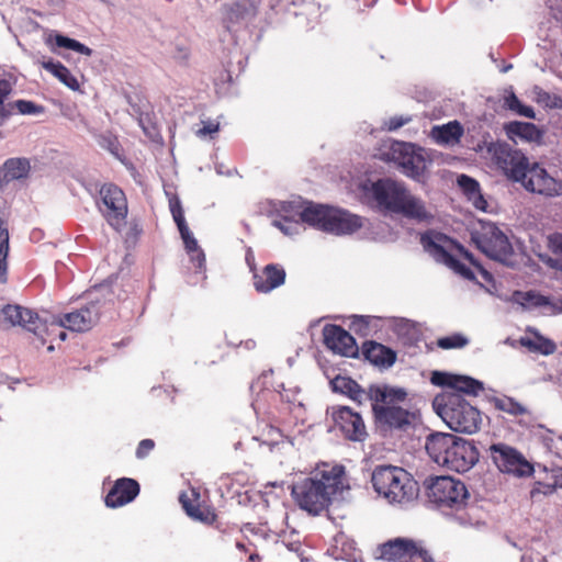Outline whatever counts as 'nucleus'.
I'll return each mask as SVG.
<instances>
[{
    "mask_svg": "<svg viewBox=\"0 0 562 562\" xmlns=\"http://www.w3.org/2000/svg\"><path fill=\"white\" fill-rule=\"evenodd\" d=\"M386 384H370L367 390L362 389L361 385L357 387L356 393L352 394L349 398L356 402L358 405H362L366 401H370V391L373 387H383Z\"/></svg>",
    "mask_w": 562,
    "mask_h": 562,
    "instance_id": "nucleus-41",
    "label": "nucleus"
},
{
    "mask_svg": "<svg viewBox=\"0 0 562 562\" xmlns=\"http://www.w3.org/2000/svg\"><path fill=\"white\" fill-rule=\"evenodd\" d=\"M256 559H259L258 554H251V555L249 557V560H250V561H255Z\"/></svg>",
    "mask_w": 562,
    "mask_h": 562,
    "instance_id": "nucleus-56",
    "label": "nucleus"
},
{
    "mask_svg": "<svg viewBox=\"0 0 562 562\" xmlns=\"http://www.w3.org/2000/svg\"><path fill=\"white\" fill-rule=\"evenodd\" d=\"M327 233L351 234L360 229L363 225L362 217L351 214L347 211L331 207L330 217L327 222Z\"/></svg>",
    "mask_w": 562,
    "mask_h": 562,
    "instance_id": "nucleus-23",
    "label": "nucleus"
},
{
    "mask_svg": "<svg viewBox=\"0 0 562 562\" xmlns=\"http://www.w3.org/2000/svg\"><path fill=\"white\" fill-rule=\"evenodd\" d=\"M430 382L434 385L447 387L446 391H452L461 395L476 396L484 389L483 383L474 378L443 371H434Z\"/></svg>",
    "mask_w": 562,
    "mask_h": 562,
    "instance_id": "nucleus-16",
    "label": "nucleus"
},
{
    "mask_svg": "<svg viewBox=\"0 0 562 562\" xmlns=\"http://www.w3.org/2000/svg\"><path fill=\"white\" fill-rule=\"evenodd\" d=\"M294 209H296L295 214L299 215L301 222L321 231H327V222L329 221L331 211L330 206L314 204L312 202L307 203L304 207L301 205L294 206L292 202H288L282 205V211L284 212L294 211Z\"/></svg>",
    "mask_w": 562,
    "mask_h": 562,
    "instance_id": "nucleus-20",
    "label": "nucleus"
},
{
    "mask_svg": "<svg viewBox=\"0 0 562 562\" xmlns=\"http://www.w3.org/2000/svg\"><path fill=\"white\" fill-rule=\"evenodd\" d=\"M155 448V441L153 439H143L139 441L136 448V458L144 459L146 458Z\"/></svg>",
    "mask_w": 562,
    "mask_h": 562,
    "instance_id": "nucleus-43",
    "label": "nucleus"
},
{
    "mask_svg": "<svg viewBox=\"0 0 562 562\" xmlns=\"http://www.w3.org/2000/svg\"><path fill=\"white\" fill-rule=\"evenodd\" d=\"M504 105L520 116L535 119L536 114L531 106L525 105L520 102L514 92H510L504 99Z\"/></svg>",
    "mask_w": 562,
    "mask_h": 562,
    "instance_id": "nucleus-34",
    "label": "nucleus"
},
{
    "mask_svg": "<svg viewBox=\"0 0 562 562\" xmlns=\"http://www.w3.org/2000/svg\"><path fill=\"white\" fill-rule=\"evenodd\" d=\"M536 347L535 352H539L544 356H549L554 353L557 350V345L549 338L543 337L542 335L536 333Z\"/></svg>",
    "mask_w": 562,
    "mask_h": 562,
    "instance_id": "nucleus-39",
    "label": "nucleus"
},
{
    "mask_svg": "<svg viewBox=\"0 0 562 562\" xmlns=\"http://www.w3.org/2000/svg\"><path fill=\"white\" fill-rule=\"evenodd\" d=\"M42 67L49 72H52L56 78L59 79L66 87L76 91L79 89V82L75 76L70 72V70L63 65L60 61H42Z\"/></svg>",
    "mask_w": 562,
    "mask_h": 562,
    "instance_id": "nucleus-29",
    "label": "nucleus"
},
{
    "mask_svg": "<svg viewBox=\"0 0 562 562\" xmlns=\"http://www.w3.org/2000/svg\"><path fill=\"white\" fill-rule=\"evenodd\" d=\"M468 344L469 339L460 333H454L450 336L440 337L436 341L437 347L443 350L461 349L465 347Z\"/></svg>",
    "mask_w": 562,
    "mask_h": 562,
    "instance_id": "nucleus-35",
    "label": "nucleus"
},
{
    "mask_svg": "<svg viewBox=\"0 0 562 562\" xmlns=\"http://www.w3.org/2000/svg\"><path fill=\"white\" fill-rule=\"evenodd\" d=\"M490 454L503 473L513 474L518 477L530 476L533 473L532 464L519 452L506 443H494L490 447Z\"/></svg>",
    "mask_w": 562,
    "mask_h": 562,
    "instance_id": "nucleus-13",
    "label": "nucleus"
},
{
    "mask_svg": "<svg viewBox=\"0 0 562 562\" xmlns=\"http://www.w3.org/2000/svg\"><path fill=\"white\" fill-rule=\"evenodd\" d=\"M464 128L459 121H451L447 124L435 125L430 131V137L438 145L454 146L460 143Z\"/></svg>",
    "mask_w": 562,
    "mask_h": 562,
    "instance_id": "nucleus-26",
    "label": "nucleus"
},
{
    "mask_svg": "<svg viewBox=\"0 0 562 562\" xmlns=\"http://www.w3.org/2000/svg\"><path fill=\"white\" fill-rule=\"evenodd\" d=\"M202 123H203V127H201L196 132V135L200 136V137H204L206 135L215 134L220 130V124L218 123H214V122H211V121L202 122Z\"/></svg>",
    "mask_w": 562,
    "mask_h": 562,
    "instance_id": "nucleus-45",
    "label": "nucleus"
},
{
    "mask_svg": "<svg viewBox=\"0 0 562 562\" xmlns=\"http://www.w3.org/2000/svg\"><path fill=\"white\" fill-rule=\"evenodd\" d=\"M100 307L97 302H90L86 306L64 314L58 318V326L72 331H87L99 321Z\"/></svg>",
    "mask_w": 562,
    "mask_h": 562,
    "instance_id": "nucleus-19",
    "label": "nucleus"
},
{
    "mask_svg": "<svg viewBox=\"0 0 562 562\" xmlns=\"http://www.w3.org/2000/svg\"><path fill=\"white\" fill-rule=\"evenodd\" d=\"M281 396L280 393L276 392V391H271V390H267V391H263L261 393V395H258V397L256 398L255 403H254V406L256 409H261V397L263 398H271L273 401H277L279 397Z\"/></svg>",
    "mask_w": 562,
    "mask_h": 562,
    "instance_id": "nucleus-48",
    "label": "nucleus"
},
{
    "mask_svg": "<svg viewBox=\"0 0 562 562\" xmlns=\"http://www.w3.org/2000/svg\"><path fill=\"white\" fill-rule=\"evenodd\" d=\"M488 402L493 405L495 409L507 413L513 416H521L529 413L527 407H525L522 404H520L513 397L506 395L493 396L488 400Z\"/></svg>",
    "mask_w": 562,
    "mask_h": 562,
    "instance_id": "nucleus-30",
    "label": "nucleus"
},
{
    "mask_svg": "<svg viewBox=\"0 0 562 562\" xmlns=\"http://www.w3.org/2000/svg\"><path fill=\"white\" fill-rule=\"evenodd\" d=\"M524 295V299L528 301L527 303H530L535 306H542L547 305L549 302H547V299L541 295H535L532 292H526L521 293Z\"/></svg>",
    "mask_w": 562,
    "mask_h": 562,
    "instance_id": "nucleus-47",
    "label": "nucleus"
},
{
    "mask_svg": "<svg viewBox=\"0 0 562 562\" xmlns=\"http://www.w3.org/2000/svg\"><path fill=\"white\" fill-rule=\"evenodd\" d=\"M179 502L181 503L187 515L194 520H199L206 525H212L217 518L214 508L201 503L193 505L192 499L186 493L180 494Z\"/></svg>",
    "mask_w": 562,
    "mask_h": 562,
    "instance_id": "nucleus-27",
    "label": "nucleus"
},
{
    "mask_svg": "<svg viewBox=\"0 0 562 562\" xmlns=\"http://www.w3.org/2000/svg\"><path fill=\"white\" fill-rule=\"evenodd\" d=\"M323 338L325 346L335 353L349 358H355L359 353L355 338L339 325H325Z\"/></svg>",
    "mask_w": 562,
    "mask_h": 562,
    "instance_id": "nucleus-17",
    "label": "nucleus"
},
{
    "mask_svg": "<svg viewBox=\"0 0 562 562\" xmlns=\"http://www.w3.org/2000/svg\"><path fill=\"white\" fill-rule=\"evenodd\" d=\"M471 235L477 248L494 260L505 262L513 255L508 237L492 222H479Z\"/></svg>",
    "mask_w": 562,
    "mask_h": 562,
    "instance_id": "nucleus-11",
    "label": "nucleus"
},
{
    "mask_svg": "<svg viewBox=\"0 0 562 562\" xmlns=\"http://www.w3.org/2000/svg\"><path fill=\"white\" fill-rule=\"evenodd\" d=\"M236 548L243 552H246L247 551V548L246 546L243 543V542H237L236 543Z\"/></svg>",
    "mask_w": 562,
    "mask_h": 562,
    "instance_id": "nucleus-54",
    "label": "nucleus"
},
{
    "mask_svg": "<svg viewBox=\"0 0 562 562\" xmlns=\"http://www.w3.org/2000/svg\"><path fill=\"white\" fill-rule=\"evenodd\" d=\"M420 244L437 262L443 263L465 279H473L474 274L470 268L460 262L456 256L463 257L472 265H476L473 255L461 244L442 233L427 232L422 234Z\"/></svg>",
    "mask_w": 562,
    "mask_h": 562,
    "instance_id": "nucleus-8",
    "label": "nucleus"
},
{
    "mask_svg": "<svg viewBox=\"0 0 562 562\" xmlns=\"http://www.w3.org/2000/svg\"><path fill=\"white\" fill-rule=\"evenodd\" d=\"M55 44L58 47L71 49V50H75V52L80 53L86 56H91V54H92V49L89 48L88 46L83 45L82 43H80L74 38H69L67 36L60 35V34H57L55 36Z\"/></svg>",
    "mask_w": 562,
    "mask_h": 562,
    "instance_id": "nucleus-36",
    "label": "nucleus"
},
{
    "mask_svg": "<svg viewBox=\"0 0 562 562\" xmlns=\"http://www.w3.org/2000/svg\"><path fill=\"white\" fill-rule=\"evenodd\" d=\"M348 487L345 468L340 464L323 463L306 477L293 484L291 494L303 510L318 515L327 509L331 498Z\"/></svg>",
    "mask_w": 562,
    "mask_h": 562,
    "instance_id": "nucleus-2",
    "label": "nucleus"
},
{
    "mask_svg": "<svg viewBox=\"0 0 562 562\" xmlns=\"http://www.w3.org/2000/svg\"><path fill=\"white\" fill-rule=\"evenodd\" d=\"M369 324H370L369 317L355 316L351 322V329L357 334L367 336L369 334Z\"/></svg>",
    "mask_w": 562,
    "mask_h": 562,
    "instance_id": "nucleus-42",
    "label": "nucleus"
},
{
    "mask_svg": "<svg viewBox=\"0 0 562 562\" xmlns=\"http://www.w3.org/2000/svg\"><path fill=\"white\" fill-rule=\"evenodd\" d=\"M333 419L346 439L363 441L368 437L362 416L350 407H333Z\"/></svg>",
    "mask_w": 562,
    "mask_h": 562,
    "instance_id": "nucleus-15",
    "label": "nucleus"
},
{
    "mask_svg": "<svg viewBox=\"0 0 562 562\" xmlns=\"http://www.w3.org/2000/svg\"><path fill=\"white\" fill-rule=\"evenodd\" d=\"M548 248L552 252L551 267L562 271V233H553L548 236Z\"/></svg>",
    "mask_w": 562,
    "mask_h": 562,
    "instance_id": "nucleus-31",
    "label": "nucleus"
},
{
    "mask_svg": "<svg viewBox=\"0 0 562 562\" xmlns=\"http://www.w3.org/2000/svg\"><path fill=\"white\" fill-rule=\"evenodd\" d=\"M3 321L10 326H21L24 329L42 337V329L45 324L34 311L21 305H5L2 311Z\"/></svg>",
    "mask_w": 562,
    "mask_h": 562,
    "instance_id": "nucleus-18",
    "label": "nucleus"
},
{
    "mask_svg": "<svg viewBox=\"0 0 562 562\" xmlns=\"http://www.w3.org/2000/svg\"><path fill=\"white\" fill-rule=\"evenodd\" d=\"M3 221L0 217V281L7 280V258L9 254V232L2 227Z\"/></svg>",
    "mask_w": 562,
    "mask_h": 562,
    "instance_id": "nucleus-33",
    "label": "nucleus"
},
{
    "mask_svg": "<svg viewBox=\"0 0 562 562\" xmlns=\"http://www.w3.org/2000/svg\"><path fill=\"white\" fill-rule=\"evenodd\" d=\"M140 492L139 483L131 477L117 479L108 492L104 503L109 508L122 507L133 502Z\"/></svg>",
    "mask_w": 562,
    "mask_h": 562,
    "instance_id": "nucleus-22",
    "label": "nucleus"
},
{
    "mask_svg": "<svg viewBox=\"0 0 562 562\" xmlns=\"http://www.w3.org/2000/svg\"><path fill=\"white\" fill-rule=\"evenodd\" d=\"M371 193L379 207L416 222H428L432 215L425 202L407 187L391 178L379 179L371 186Z\"/></svg>",
    "mask_w": 562,
    "mask_h": 562,
    "instance_id": "nucleus-4",
    "label": "nucleus"
},
{
    "mask_svg": "<svg viewBox=\"0 0 562 562\" xmlns=\"http://www.w3.org/2000/svg\"><path fill=\"white\" fill-rule=\"evenodd\" d=\"M458 184L460 186L467 198L481 190L480 183L475 179L467 175H461L458 178Z\"/></svg>",
    "mask_w": 562,
    "mask_h": 562,
    "instance_id": "nucleus-40",
    "label": "nucleus"
},
{
    "mask_svg": "<svg viewBox=\"0 0 562 562\" xmlns=\"http://www.w3.org/2000/svg\"><path fill=\"white\" fill-rule=\"evenodd\" d=\"M192 495L195 496L196 498H199V494L195 493L194 491H192Z\"/></svg>",
    "mask_w": 562,
    "mask_h": 562,
    "instance_id": "nucleus-57",
    "label": "nucleus"
},
{
    "mask_svg": "<svg viewBox=\"0 0 562 562\" xmlns=\"http://www.w3.org/2000/svg\"><path fill=\"white\" fill-rule=\"evenodd\" d=\"M493 160L509 180L520 182L527 191L546 196L562 194L561 181L551 177L539 164L530 165L524 153L508 144L494 146Z\"/></svg>",
    "mask_w": 562,
    "mask_h": 562,
    "instance_id": "nucleus-1",
    "label": "nucleus"
},
{
    "mask_svg": "<svg viewBox=\"0 0 562 562\" xmlns=\"http://www.w3.org/2000/svg\"><path fill=\"white\" fill-rule=\"evenodd\" d=\"M361 352L366 360L376 367L389 368L396 360V353L391 348L373 340L363 342Z\"/></svg>",
    "mask_w": 562,
    "mask_h": 562,
    "instance_id": "nucleus-25",
    "label": "nucleus"
},
{
    "mask_svg": "<svg viewBox=\"0 0 562 562\" xmlns=\"http://www.w3.org/2000/svg\"><path fill=\"white\" fill-rule=\"evenodd\" d=\"M469 201L472 202L473 206L480 211H485L486 207H487V202L486 200L484 199L481 190H479L477 192H475L474 194L470 195L468 198Z\"/></svg>",
    "mask_w": 562,
    "mask_h": 562,
    "instance_id": "nucleus-46",
    "label": "nucleus"
},
{
    "mask_svg": "<svg viewBox=\"0 0 562 562\" xmlns=\"http://www.w3.org/2000/svg\"><path fill=\"white\" fill-rule=\"evenodd\" d=\"M12 114L14 111H18L20 114H38L44 111L42 105H37L29 100H18L15 102H11Z\"/></svg>",
    "mask_w": 562,
    "mask_h": 562,
    "instance_id": "nucleus-38",
    "label": "nucleus"
},
{
    "mask_svg": "<svg viewBox=\"0 0 562 562\" xmlns=\"http://www.w3.org/2000/svg\"><path fill=\"white\" fill-rule=\"evenodd\" d=\"M505 131L510 138L519 137L528 142H539L542 137L540 130L528 122H509L505 125Z\"/></svg>",
    "mask_w": 562,
    "mask_h": 562,
    "instance_id": "nucleus-28",
    "label": "nucleus"
},
{
    "mask_svg": "<svg viewBox=\"0 0 562 562\" xmlns=\"http://www.w3.org/2000/svg\"><path fill=\"white\" fill-rule=\"evenodd\" d=\"M427 496L440 510L463 508L469 498L465 484L451 476H436L427 486Z\"/></svg>",
    "mask_w": 562,
    "mask_h": 562,
    "instance_id": "nucleus-10",
    "label": "nucleus"
},
{
    "mask_svg": "<svg viewBox=\"0 0 562 562\" xmlns=\"http://www.w3.org/2000/svg\"><path fill=\"white\" fill-rule=\"evenodd\" d=\"M241 9V5L239 3H235L233 7H232V11L233 12H239Z\"/></svg>",
    "mask_w": 562,
    "mask_h": 562,
    "instance_id": "nucleus-55",
    "label": "nucleus"
},
{
    "mask_svg": "<svg viewBox=\"0 0 562 562\" xmlns=\"http://www.w3.org/2000/svg\"><path fill=\"white\" fill-rule=\"evenodd\" d=\"M282 543L288 548V550L293 552H299L301 550V542L300 541H293V542H285V540H282Z\"/></svg>",
    "mask_w": 562,
    "mask_h": 562,
    "instance_id": "nucleus-51",
    "label": "nucleus"
},
{
    "mask_svg": "<svg viewBox=\"0 0 562 562\" xmlns=\"http://www.w3.org/2000/svg\"><path fill=\"white\" fill-rule=\"evenodd\" d=\"M519 342L521 346L526 347L528 350L535 352L536 339H531L528 337H521Z\"/></svg>",
    "mask_w": 562,
    "mask_h": 562,
    "instance_id": "nucleus-50",
    "label": "nucleus"
},
{
    "mask_svg": "<svg viewBox=\"0 0 562 562\" xmlns=\"http://www.w3.org/2000/svg\"><path fill=\"white\" fill-rule=\"evenodd\" d=\"M13 86L7 79H0V125L12 115L11 102L5 103L7 98L12 93Z\"/></svg>",
    "mask_w": 562,
    "mask_h": 562,
    "instance_id": "nucleus-32",
    "label": "nucleus"
},
{
    "mask_svg": "<svg viewBox=\"0 0 562 562\" xmlns=\"http://www.w3.org/2000/svg\"><path fill=\"white\" fill-rule=\"evenodd\" d=\"M359 383L352 380L349 376H337L333 381V387L335 391L340 392L348 397L352 396L357 387H359Z\"/></svg>",
    "mask_w": 562,
    "mask_h": 562,
    "instance_id": "nucleus-37",
    "label": "nucleus"
},
{
    "mask_svg": "<svg viewBox=\"0 0 562 562\" xmlns=\"http://www.w3.org/2000/svg\"><path fill=\"white\" fill-rule=\"evenodd\" d=\"M405 389L386 384L370 391L372 419L375 429L386 436L394 431L406 430L415 420V414L406 405Z\"/></svg>",
    "mask_w": 562,
    "mask_h": 562,
    "instance_id": "nucleus-3",
    "label": "nucleus"
},
{
    "mask_svg": "<svg viewBox=\"0 0 562 562\" xmlns=\"http://www.w3.org/2000/svg\"><path fill=\"white\" fill-rule=\"evenodd\" d=\"M371 482L378 495L390 504L405 505L417 497V482L409 472L401 467H375L371 475Z\"/></svg>",
    "mask_w": 562,
    "mask_h": 562,
    "instance_id": "nucleus-7",
    "label": "nucleus"
},
{
    "mask_svg": "<svg viewBox=\"0 0 562 562\" xmlns=\"http://www.w3.org/2000/svg\"><path fill=\"white\" fill-rule=\"evenodd\" d=\"M169 209L179 229L187 252L191 256L192 261H195L196 266L202 268L205 263V255L186 222L181 201L177 195L169 199Z\"/></svg>",
    "mask_w": 562,
    "mask_h": 562,
    "instance_id": "nucleus-14",
    "label": "nucleus"
},
{
    "mask_svg": "<svg viewBox=\"0 0 562 562\" xmlns=\"http://www.w3.org/2000/svg\"><path fill=\"white\" fill-rule=\"evenodd\" d=\"M252 271V283L257 292L269 293L281 286L285 282L286 272L281 265L269 263L260 271L256 270L255 265H250Z\"/></svg>",
    "mask_w": 562,
    "mask_h": 562,
    "instance_id": "nucleus-21",
    "label": "nucleus"
},
{
    "mask_svg": "<svg viewBox=\"0 0 562 562\" xmlns=\"http://www.w3.org/2000/svg\"><path fill=\"white\" fill-rule=\"evenodd\" d=\"M432 407L445 424L456 432L475 434L482 425L481 412L463 395L443 391L432 401Z\"/></svg>",
    "mask_w": 562,
    "mask_h": 562,
    "instance_id": "nucleus-6",
    "label": "nucleus"
},
{
    "mask_svg": "<svg viewBox=\"0 0 562 562\" xmlns=\"http://www.w3.org/2000/svg\"><path fill=\"white\" fill-rule=\"evenodd\" d=\"M101 202L98 207L106 223L121 233L126 226L128 204L124 191L114 183H105L99 191Z\"/></svg>",
    "mask_w": 562,
    "mask_h": 562,
    "instance_id": "nucleus-12",
    "label": "nucleus"
},
{
    "mask_svg": "<svg viewBox=\"0 0 562 562\" xmlns=\"http://www.w3.org/2000/svg\"><path fill=\"white\" fill-rule=\"evenodd\" d=\"M291 224L292 222L289 220L288 216H284L282 220L273 221V225L281 232H283L285 235L291 234Z\"/></svg>",
    "mask_w": 562,
    "mask_h": 562,
    "instance_id": "nucleus-49",
    "label": "nucleus"
},
{
    "mask_svg": "<svg viewBox=\"0 0 562 562\" xmlns=\"http://www.w3.org/2000/svg\"><path fill=\"white\" fill-rule=\"evenodd\" d=\"M54 325L59 329V334H58L59 339L64 341L67 337L66 331L61 329L63 327L58 326V322Z\"/></svg>",
    "mask_w": 562,
    "mask_h": 562,
    "instance_id": "nucleus-53",
    "label": "nucleus"
},
{
    "mask_svg": "<svg viewBox=\"0 0 562 562\" xmlns=\"http://www.w3.org/2000/svg\"><path fill=\"white\" fill-rule=\"evenodd\" d=\"M557 486L562 487V474H561L560 480H557V481L554 482V484H553V485H548V486H547V487H548V491H546L544 493H548V492H550V493H551V492L555 491V487H557Z\"/></svg>",
    "mask_w": 562,
    "mask_h": 562,
    "instance_id": "nucleus-52",
    "label": "nucleus"
},
{
    "mask_svg": "<svg viewBox=\"0 0 562 562\" xmlns=\"http://www.w3.org/2000/svg\"><path fill=\"white\" fill-rule=\"evenodd\" d=\"M375 558L384 562H435L424 541L403 537L379 544Z\"/></svg>",
    "mask_w": 562,
    "mask_h": 562,
    "instance_id": "nucleus-9",
    "label": "nucleus"
},
{
    "mask_svg": "<svg viewBox=\"0 0 562 562\" xmlns=\"http://www.w3.org/2000/svg\"><path fill=\"white\" fill-rule=\"evenodd\" d=\"M425 448L435 463L459 473L469 471L479 461V451L471 441L448 432L430 434Z\"/></svg>",
    "mask_w": 562,
    "mask_h": 562,
    "instance_id": "nucleus-5",
    "label": "nucleus"
},
{
    "mask_svg": "<svg viewBox=\"0 0 562 562\" xmlns=\"http://www.w3.org/2000/svg\"><path fill=\"white\" fill-rule=\"evenodd\" d=\"M398 165L402 172L415 180H420L426 171V160L420 153H416L412 145H404L400 151Z\"/></svg>",
    "mask_w": 562,
    "mask_h": 562,
    "instance_id": "nucleus-24",
    "label": "nucleus"
},
{
    "mask_svg": "<svg viewBox=\"0 0 562 562\" xmlns=\"http://www.w3.org/2000/svg\"><path fill=\"white\" fill-rule=\"evenodd\" d=\"M411 122V117L406 116H393L390 117L385 123L384 126L387 131H396Z\"/></svg>",
    "mask_w": 562,
    "mask_h": 562,
    "instance_id": "nucleus-44",
    "label": "nucleus"
}]
</instances>
